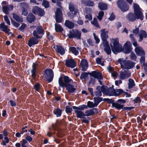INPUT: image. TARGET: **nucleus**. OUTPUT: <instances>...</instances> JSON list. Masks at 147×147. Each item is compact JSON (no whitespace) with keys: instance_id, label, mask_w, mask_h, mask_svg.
I'll use <instances>...</instances> for the list:
<instances>
[{"instance_id":"obj_33","label":"nucleus","mask_w":147,"mask_h":147,"mask_svg":"<svg viewBox=\"0 0 147 147\" xmlns=\"http://www.w3.org/2000/svg\"><path fill=\"white\" fill-rule=\"evenodd\" d=\"M34 16L32 13L29 14L27 17V21L29 23H32L34 21Z\"/></svg>"},{"instance_id":"obj_64","label":"nucleus","mask_w":147,"mask_h":147,"mask_svg":"<svg viewBox=\"0 0 147 147\" xmlns=\"http://www.w3.org/2000/svg\"><path fill=\"white\" fill-rule=\"evenodd\" d=\"M122 82L121 80H116L115 82V85L117 86H119L120 84H121Z\"/></svg>"},{"instance_id":"obj_53","label":"nucleus","mask_w":147,"mask_h":147,"mask_svg":"<svg viewBox=\"0 0 147 147\" xmlns=\"http://www.w3.org/2000/svg\"><path fill=\"white\" fill-rule=\"evenodd\" d=\"M4 140H3L2 142V144L3 145H5L6 143H7L9 142V140L7 137H5L4 138Z\"/></svg>"},{"instance_id":"obj_63","label":"nucleus","mask_w":147,"mask_h":147,"mask_svg":"<svg viewBox=\"0 0 147 147\" xmlns=\"http://www.w3.org/2000/svg\"><path fill=\"white\" fill-rule=\"evenodd\" d=\"M115 18V15L112 13L111 14L110 17L109 18V20L110 21H112L114 20Z\"/></svg>"},{"instance_id":"obj_31","label":"nucleus","mask_w":147,"mask_h":147,"mask_svg":"<svg viewBox=\"0 0 147 147\" xmlns=\"http://www.w3.org/2000/svg\"><path fill=\"white\" fill-rule=\"evenodd\" d=\"M105 60L102 57L97 58L96 60V62L98 64L101 65L102 66L104 65Z\"/></svg>"},{"instance_id":"obj_9","label":"nucleus","mask_w":147,"mask_h":147,"mask_svg":"<svg viewBox=\"0 0 147 147\" xmlns=\"http://www.w3.org/2000/svg\"><path fill=\"white\" fill-rule=\"evenodd\" d=\"M118 7L123 11H125L129 9V6L127 5L126 2L123 0H120L117 2Z\"/></svg>"},{"instance_id":"obj_8","label":"nucleus","mask_w":147,"mask_h":147,"mask_svg":"<svg viewBox=\"0 0 147 147\" xmlns=\"http://www.w3.org/2000/svg\"><path fill=\"white\" fill-rule=\"evenodd\" d=\"M126 18L129 21L131 22H133L135 21L136 19H140V20H143V18L139 17L138 16L136 15L135 13L132 12L129 13L126 16Z\"/></svg>"},{"instance_id":"obj_46","label":"nucleus","mask_w":147,"mask_h":147,"mask_svg":"<svg viewBox=\"0 0 147 147\" xmlns=\"http://www.w3.org/2000/svg\"><path fill=\"white\" fill-rule=\"evenodd\" d=\"M87 106L89 108H92L96 107L94 103L90 101H88L87 102Z\"/></svg>"},{"instance_id":"obj_16","label":"nucleus","mask_w":147,"mask_h":147,"mask_svg":"<svg viewBox=\"0 0 147 147\" xmlns=\"http://www.w3.org/2000/svg\"><path fill=\"white\" fill-rule=\"evenodd\" d=\"M131 44L129 41H127L124 45L123 50L125 53H128L131 51Z\"/></svg>"},{"instance_id":"obj_38","label":"nucleus","mask_w":147,"mask_h":147,"mask_svg":"<svg viewBox=\"0 0 147 147\" xmlns=\"http://www.w3.org/2000/svg\"><path fill=\"white\" fill-rule=\"evenodd\" d=\"M55 30L57 32H61L63 30L61 25L58 24H55Z\"/></svg>"},{"instance_id":"obj_29","label":"nucleus","mask_w":147,"mask_h":147,"mask_svg":"<svg viewBox=\"0 0 147 147\" xmlns=\"http://www.w3.org/2000/svg\"><path fill=\"white\" fill-rule=\"evenodd\" d=\"M78 118H84L85 117V114L82 111L78 110H75L74 111Z\"/></svg>"},{"instance_id":"obj_51","label":"nucleus","mask_w":147,"mask_h":147,"mask_svg":"<svg viewBox=\"0 0 147 147\" xmlns=\"http://www.w3.org/2000/svg\"><path fill=\"white\" fill-rule=\"evenodd\" d=\"M131 59L134 61H136V56L135 54L133 53H131L130 55Z\"/></svg>"},{"instance_id":"obj_59","label":"nucleus","mask_w":147,"mask_h":147,"mask_svg":"<svg viewBox=\"0 0 147 147\" xmlns=\"http://www.w3.org/2000/svg\"><path fill=\"white\" fill-rule=\"evenodd\" d=\"M11 23L16 28L20 26V24L19 23L14 21H12Z\"/></svg>"},{"instance_id":"obj_18","label":"nucleus","mask_w":147,"mask_h":147,"mask_svg":"<svg viewBox=\"0 0 147 147\" xmlns=\"http://www.w3.org/2000/svg\"><path fill=\"white\" fill-rule=\"evenodd\" d=\"M135 52L138 56H144L145 53L142 48L140 46L136 47L135 49Z\"/></svg>"},{"instance_id":"obj_39","label":"nucleus","mask_w":147,"mask_h":147,"mask_svg":"<svg viewBox=\"0 0 147 147\" xmlns=\"http://www.w3.org/2000/svg\"><path fill=\"white\" fill-rule=\"evenodd\" d=\"M135 86L134 80L132 79H129L128 80V88L129 89L132 88Z\"/></svg>"},{"instance_id":"obj_30","label":"nucleus","mask_w":147,"mask_h":147,"mask_svg":"<svg viewBox=\"0 0 147 147\" xmlns=\"http://www.w3.org/2000/svg\"><path fill=\"white\" fill-rule=\"evenodd\" d=\"M64 25L66 27L69 29H72L74 26V23L69 20H66Z\"/></svg>"},{"instance_id":"obj_62","label":"nucleus","mask_w":147,"mask_h":147,"mask_svg":"<svg viewBox=\"0 0 147 147\" xmlns=\"http://www.w3.org/2000/svg\"><path fill=\"white\" fill-rule=\"evenodd\" d=\"M117 75L118 73L114 71L111 73L112 76L114 78H116Z\"/></svg>"},{"instance_id":"obj_55","label":"nucleus","mask_w":147,"mask_h":147,"mask_svg":"<svg viewBox=\"0 0 147 147\" xmlns=\"http://www.w3.org/2000/svg\"><path fill=\"white\" fill-rule=\"evenodd\" d=\"M86 12L87 14H92V9L90 8H87L86 9Z\"/></svg>"},{"instance_id":"obj_6","label":"nucleus","mask_w":147,"mask_h":147,"mask_svg":"<svg viewBox=\"0 0 147 147\" xmlns=\"http://www.w3.org/2000/svg\"><path fill=\"white\" fill-rule=\"evenodd\" d=\"M102 93L109 96H114L115 89L113 86L108 88L107 86H102Z\"/></svg>"},{"instance_id":"obj_49","label":"nucleus","mask_w":147,"mask_h":147,"mask_svg":"<svg viewBox=\"0 0 147 147\" xmlns=\"http://www.w3.org/2000/svg\"><path fill=\"white\" fill-rule=\"evenodd\" d=\"M43 5L45 7V8H47L49 7V2L45 0H43L42 3Z\"/></svg>"},{"instance_id":"obj_4","label":"nucleus","mask_w":147,"mask_h":147,"mask_svg":"<svg viewBox=\"0 0 147 147\" xmlns=\"http://www.w3.org/2000/svg\"><path fill=\"white\" fill-rule=\"evenodd\" d=\"M33 28H35L36 30L33 32V36L37 38H40L44 34V30L41 26L39 25L37 26H33Z\"/></svg>"},{"instance_id":"obj_47","label":"nucleus","mask_w":147,"mask_h":147,"mask_svg":"<svg viewBox=\"0 0 147 147\" xmlns=\"http://www.w3.org/2000/svg\"><path fill=\"white\" fill-rule=\"evenodd\" d=\"M104 15V12L103 11H100L98 13V16H97L98 19L99 20H101Z\"/></svg>"},{"instance_id":"obj_37","label":"nucleus","mask_w":147,"mask_h":147,"mask_svg":"<svg viewBox=\"0 0 147 147\" xmlns=\"http://www.w3.org/2000/svg\"><path fill=\"white\" fill-rule=\"evenodd\" d=\"M93 99L94 100V103L95 106L96 107L99 103L102 100V98L99 97H94Z\"/></svg>"},{"instance_id":"obj_26","label":"nucleus","mask_w":147,"mask_h":147,"mask_svg":"<svg viewBox=\"0 0 147 147\" xmlns=\"http://www.w3.org/2000/svg\"><path fill=\"white\" fill-rule=\"evenodd\" d=\"M104 47V51L107 55H109L111 53V49L109 46L108 42L103 43Z\"/></svg>"},{"instance_id":"obj_11","label":"nucleus","mask_w":147,"mask_h":147,"mask_svg":"<svg viewBox=\"0 0 147 147\" xmlns=\"http://www.w3.org/2000/svg\"><path fill=\"white\" fill-rule=\"evenodd\" d=\"M45 76L49 82H51L53 77V73L51 69H47L45 71Z\"/></svg>"},{"instance_id":"obj_25","label":"nucleus","mask_w":147,"mask_h":147,"mask_svg":"<svg viewBox=\"0 0 147 147\" xmlns=\"http://www.w3.org/2000/svg\"><path fill=\"white\" fill-rule=\"evenodd\" d=\"M102 86H98L96 87V89L97 90L94 92L95 95L97 96H102V94L101 92H102Z\"/></svg>"},{"instance_id":"obj_61","label":"nucleus","mask_w":147,"mask_h":147,"mask_svg":"<svg viewBox=\"0 0 147 147\" xmlns=\"http://www.w3.org/2000/svg\"><path fill=\"white\" fill-rule=\"evenodd\" d=\"M139 29L138 28H136L134 30H133V33L135 34H137L139 32Z\"/></svg>"},{"instance_id":"obj_27","label":"nucleus","mask_w":147,"mask_h":147,"mask_svg":"<svg viewBox=\"0 0 147 147\" xmlns=\"http://www.w3.org/2000/svg\"><path fill=\"white\" fill-rule=\"evenodd\" d=\"M139 36L140 38L138 41L140 42L142 40L143 38H146L147 33L146 32L143 30H140Z\"/></svg>"},{"instance_id":"obj_1","label":"nucleus","mask_w":147,"mask_h":147,"mask_svg":"<svg viewBox=\"0 0 147 147\" xmlns=\"http://www.w3.org/2000/svg\"><path fill=\"white\" fill-rule=\"evenodd\" d=\"M72 82V80L67 76L60 77L59 79V86L62 87H65L68 92L70 93L74 92L76 90V87L70 84Z\"/></svg>"},{"instance_id":"obj_12","label":"nucleus","mask_w":147,"mask_h":147,"mask_svg":"<svg viewBox=\"0 0 147 147\" xmlns=\"http://www.w3.org/2000/svg\"><path fill=\"white\" fill-rule=\"evenodd\" d=\"M62 13L60 9L57 8L55 13L56 21L57 22L61 23L62 22Z\"/></svg>"},{"instance_id":"obj_14","label":"nucleus","mask_w":147,"mask_h":147,"mask_svg":"<svg viewBox=\"0 0 147 147\" xmlns=\"http://www.w3.org/2000/svg\"><path fill=\"white\" fill-rule=\"evenodd\" d=\"M131 76V73L128 71H125L121 72L119 78L122 80H126Z\"/></svg>"},{"instance_id":"obj_50","label":"nucleus","mask_w":147,"mask_h":147,"mask_svg":"<svg viewBox=\"0 0 147 147\" xmlns=\"http://www.w3.org/2000/svg\"><path fill=\"white\" fill-rule=\"evenodd\" d=\"M4 18L5 21L6 22L7 24L9 25H10V21L8 18V16H4Z\"/></svg>"},{"instance_id":"obj_60","label":"nucleus","mask_w":147,"mask_h":147,"mask_svg":"<svg viewBox=\"0 0 147 147\" xmlns=\"http://www.w3.org/2000/svg\"><path fill=\"white\" fill-rule=\"evenodd\" d=\"M72 110V108L70 107L69 106H67L66 107L65 111L67 113H70Z\"/></svg>"},{"instance_id":"obj_35","label":"nucleus","mask_w":147,"mask_h":147,"mask_svg":"<svg viewBox=\"0 0 147 147\" xmlns=\"http://www.w3.org/2000/svg\"><path fill=\"white\" fill-rule=\"evenodd\" d=\"M98 7L101 10H106L107 8L106 4L102 3H100L98 4Z\"/></svg>"},{"instance_id":"obj_15","label":"nucleus","mask_w":147,"mask_h":147,"mask_svg":"<svg viewBox=\"0 0 147 147\" xmlns=\"http://www.w3.org/2000/svg\"><path fill=\"white\" fill-rule=\"evenodd\" d=\"M89 74L90 76L93 77L94 78L98 80H102V77L101 74L98 72L94 71L90 73H88Z\"/></svg>"},{"instance_id":"obj_34","label":"nucleus","mask_w":147,"mask_h":147,"mask_svg":"<svg viewBox=\"0 0 147 147\" xmlns=\"http://www.w3.org/2000/svg\"><path fill=\"white\" fill-rule=\"evenodd\" d=\"M123 92H124L123 90L121 89H116V90L115 89L114 96H118Z\"/></svg>"},{"instance_id":"obj_58","label":"nucleus","mask_w":147,"mask_h":147,"mask_svg":"<svg viewBox=\"0 0 147 147\" xmlns=\"http://www.w3.org/2000/svg\"><path fill=\"white\" fill-rule=\"evenodd\" d=\"M85 18L88 19L90 21L92 19V16L91 14H87Z\"/></svg>"},{"instance_id":"obj_56","label":"nucleus","mask_w":147,"mask_h":147,"mask_svg":"<svg viewBox=\"0 0 147 147\" xmlns=\"http://www.w3.org/2000/svg\"><path fill=\"white\" fill-rule=\"evenodd\" d=\"M108 71L111 73H112L114 71V68L111 66H109L107 67Z\"/></svg>"},{"instance_id":"obj_52","label":"nucleus","mask_w":147,"mask_h":147,"mask_svg":"<svg viewBox=\"0 0 147 147\" xmlns=\"http://www.w3.org/2000/svg\"><path fill=\"white\" fill-rule=\"evenodd\" d=\"M22 14L24 16H26L28 15V13L27 10L25 8L22 7Z\"/></svg>"},{"instance_id":"obj_45","label":"nucleus","mask_w":147,"mask_h":147,"mask_svg":"<svg viewBox=\"0 0 147 147\" xmlns=\"http://www.w3.org/2000/svg\"><path fill=\"white\" fill-rule=\"evenodd\" d=\"M40 8L37 6H35L32 9V12L33 13L37 14L38 13L39 11Z\"/></svg>"},{"instance_id":"obj_2","label":"nucleus","mask_w":147,"mask_h":147,"mask_svg":"<svg viewBox=\"0 0 147 147\" xmlns=\"http://www.w3.org/2000/svg\"><path fill=\"white\" fill-rule=\"evenodd\" d=\"M110 45L112 52L115 54L122 51V47L117 39H111Z\"/></svg>"},{"instance_id":"obj_36","label":"nucleus","mask_w":147,"mask_h":147,"mask_svg":"<svg viewBox=\"0 0 147 147\" xmlns=\"http://www.w3.org/2000/svg\"><path fill=\"white\" fill-rule=\"evenodd\" d=\"M12 14L13 18L17 21L20 22H22L23 21V19L21 17L14 13H13Z\"/></svg>"},{"instance_id":"obj_20","label":"nucleus","mask_w":147,"mask_h":147,"mask_svg":"<svg viewBox=\"0 0 147 147\" xmlns=\"http://www.w3.org/2000/svg\"><path fill=\"white\" fill-rule=\"evenodd\" d=\"M38 38L34 37L30 38L28 41V45L30 47H31L32 45L37 44L39 41Z\"/></svg>"},{"instance_id":"obj_44","label":"nucleus","mask_w":147,"mask_h":147,"mask_svg":"<svg viewBox=\"0 0 147 147\" xmlns=\"http://www.w3.org/2000/svg\"><path fill=\"white\" fill-rule=\"evenodd\" d=\"M89 74L88 73H86V72H83L81 73V76L80 77V79L81 80L83 79H86L87 77H88V75Z\"/></svg>"},{"instance_id":"obj_42","label":"nucleus","mask_w":147,"mask_h":147,"mask_svg":"<svg viewBox=\"0 0 147 147\" xmlns=\"http://www.w3.org/2000/svg\"><path fill=\"white\" fill-rule=\"evenodd\" d=\"M91 23L92 25H94L97 28H100L96 18H93V20L91 22Z\"/></svg>"},{"instance_id":"obj_57","label":"nucleus","mask_w":147,"mask_h":147,"mask_svg":"<svg viewBox=\"0 0 147 147\" xmlns=\"http://www.w3.org/2000/svg\"><path fill=\"white\" fill-rule=\"evenodd\" d=\"M86 108V106L85 105H82L78 107L79 110L82 111Z\"/></svg>"},{"instance_id":"obj_24","label":"nucleus","mask_w":147,"mask_h":147,"mask_svg":"<svg viewBox=\"0 0 147 147\" xmlns=\"http://www.w3.org/2000/svg\"><path fill=\"white\" fill-rule=\"evenodd\" d=\"M37 65V63H33L32 65V69L31 71L32 76L34 79H35L36 75V69Z\"/></svg>"},{"instance_id":"obj_13","label":"nucleus","mask_w":147,"mask_h":147,"mask_svg":"<svg viewBox=\"0 0 147 147\" xmlns=\"http://www.w3.org/2000/svg\"><path fill=\"white\" fill-rule=\"evenodd\" d=\"M100 36L102 40L103 41V43L108 42L107 40L109 36H108V32L107 31H106L105 29H103L101 30Z\"/></svg>"},{"instance_id":"obj_17","label":"nucleus","mask_w":147,"mask_h":147,"mask_svg":"<svg viewBox=\"0 0 147 147\" xmlns=\"http://www.w3.org/2000/svg\"><path fill=\"white\" fill-rule=\"evenodd\" d=\"M80 66L82 71H86L88 67V64L87 60L85 59L82 60L80 63Z\"/></svg>"},{"instance_id":"obj_32","label":"nucleus","mask_w":147,"mask_h":147,"mask_svg":"<svg viewBox=\"0 0 147 147\" xmlns=\"http://www.w3.org/2000/svg\"><path fill=\"white\" fill-rule=\"evenodd\" d=\"M113 106L116 109L118 110L123 109V105L119 104L117 102L113 103Z\"/></svg>"},{"instance_id":"obj_28","label":"nucleus","mask_w":147,"mask_h":147,"mask_svg":"<svg viewBox=\"0 0 147 147\" xmlns=\"http://www.w3.org/2000/svg\"><path fill=\"white\" fill-rule=\"evenodd\" d=\"M0 28L1 30L6 33H8L10 30L8 28V26L5 25L4 23H1L0 25Z\"/></svg>"},{"instance_id":"obj_48","label":"nucleus","mask_w":147,"mask_h":147,"mask_svg":"<svg viewBox=\"0 0 147 147\" xmlns=\"http://www.w3.org/2000/svg\"><path fill=\"white\" fill-rule=\"evenodd\" d=\"M69 9L71 12H73L74 10V7L73 4L70 3L69 4Z\"/></svg>"},{"instance_id":"obj_21","label":"nucleus","mask_w":147,"mask_h":147,"mask_svg":"<svg viewBox=\"0 0 147 147\" xmlns=\"http://www.w3.org/2000/svg\"><path fill=\"white\" fill-rule=\"evenodd\" d=\"M98 112V110L96 108H93L89 110H87L85 112V116L91 115L97 113Z\"/></svg>"},{"instance_id":"obj_41","label":"nucleus","mask_w":147,"mask_h":147,"mask_svg":"<svg viewBox=\"0 0 147 147\" xmlns=\"http://www.w3.org/2000/svg\"><path fill=\"white\" fill-rule=\"evenodd\" d=\"M54 113L56 115L57 117L61 116V111L59 108L55 110L54 111Z\"/></svg>"},{"instance_id":"obj_40","label":"nucleus","mask_w":147,"mask_h":147,"mask_svg":"<svg viewBox=\"0 0 147 147\" xmlns=\"http://www.w3.org/2000/svg\"><path fill=\"white\" fill-rule=\"evenodd\" d=\"M70 51L72 53L75 55H77L79 54L78 51L76 50V48L74 47H71L69 48Z\"/></svg>"},{"instance_id":"obj_22","label":"nucleus","mask_w":147,"mask_h":147,"mask_svg":"<svg viewBox=\"0 0 147 147\" xmlns=\"http://www.w3.org/2000/svg\"><path fill=\"white\" fill-rule=\"evenodd\" d=\"M57 52L61 55L64 54L65 52V49L60 46H56L55 48Z\"/></svg>"},{"instance_id":"obj_43","label":"nucleus","mask_w":147,"mask_h":147,"mask_svg":"<svg viewBox=\"0 0 147 147\" xmlns=\"http://www.w3.org/2000/svg\"><path fill=\"white\" fill-rule=\"evenodd\" d=\"M145 57L143 56L141 57L140 59V62L142 65L144 67L147 65L146 63H145Z\"/></svg>"},{"instance_id":"obj_54","label":"nucleus","mask_w":147,"mask_h":147,"mask_svg":"<svg viewBox=\"0 0 147 147\" xmlns=\"http://www.w3.org/2000/svg\"><path fill=\"white\" fill-rule=\"evenodd\" d=\"M38 14H39L40 16H42L45 14L44 11L42 9L40 8L39 9V11Z\"/></svg>"},{"instance_id":"obj_3","label":"nucleus","mask_w":147,"mask_h":147,"mask_svg":"<svg viewBox=\"0 0 147 147\" xmlns=\"http://www.w3.org/2000/svg\"><path fill=\"white\" fill-rule=\"evenodd\" d=\"M118 61L120 64L121 68L124 69H129L132 68L135 65L134 62L125 60L123 58L119 59Z\"/></svg>"},{"instance_id":"obj_7","label":"nucleus","mask_w":147,"mask_h":147,"mask_svg":"<svg viewBox=\"0 0 147 147\" xmlns=\"http://www.w3.org/2000/svg\"><path fill=\"white\" fill-rule=\"evenodd\" d=\"M1 4L3 11L6 14H8L9 11L12 10L13 8L12 4L8 5L6 1H3Z\"/></svg>"},{"instance_id":"obj_5","label":"nucleus","mask_w":147,"mask_h":147,"mask_svg":"<svg viewBox=\"0 0 147 147\" xmlns=\"http://www.w3.org/2000/svg\"><path fill=\"white\" fill-rule=\"evenodd\" d=\"M67 35L69 38H75L78 39H80L81 32L78 30H72L69 31V33Z\"/></svg>"},{"instance_id":"obj_23","label":"nucleus","mask_w":147,"mask_h":147,"mask_svg":"<svg viewBox=\"0 0 147 147\" xmlns=\"http://www.w3.org/2000/svg\"><path fill=\"white\" fill-rule=\"evenodd\" d=\"M82 3L86 6L93 7L94 5V3L93 1L90 0L86 1L83 0L82 1Z\"/></svg>"},{"instance_id":"obj_19","label":"nucleus","mask_w":147,"mask_h":147,"mask_svg":"<svg viewBox=\"0 0 147 147\" xmlns=\"http://www.w3.org/2000/svg\"><path fill=\"white\" fill-rule=\"evenodd\" d=\"M66 65L68 67L73 68L76 65V63L73 59H67L65 62Z\"/></svg>"},{"instance_id":"obj_10","label":"nucleus","mask_w":147,"mask_h":147,"mask_svg":"<svg viewBox=\"0 0 147 147\" xmlns=\"http://www.w3.org/2000/svg\"><path fill=\"white\" fill-rule=\"evenodd\" d=\"M134 13L143 19L144 16L142 11V9L139 5L137 3H134L133 5Z\"/></svg>"}]
</instances>
